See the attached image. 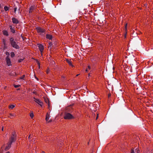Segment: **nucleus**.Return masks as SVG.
I'll list each match as a JSON object with an SVG mask.
<instances>
[{
    "instance_id": "1",
    "label": "nucleus",
    "mask_w": 153,
    "mask_h": 153,
    "mask_svg": "<svg viewBox=\"0 0 153 153\" xmlns=\"http://www.w3.org/2000/svg\"><path fill=\"white\" fill-rule=\"evenodd\" d=\"M10 40L11 45L12 47L16 49H18L19 48V45L17 44V43L16 42L13 38H10Z\"/></svg>"
},
{
    "instance_id": "2",
    "label": "nucleus",
    "mask_w": 153,
    "mask_h": 153,
    "mask_svg": "<svg viewBox=\"0 0 153 153\" xmlns=\"http://www.w3.org/2000/svg\"><path fill=\"white\" fill-rule=\"evenodd\" d=\"M74 117L72 114L69 113H66L64 116V118L65 119H71L74 118Z\"/></svg>"
},
{
    "instance_id": "3",
    "label": "nucleus",
    "mask_w": 153,
    "mask_h": 153,
    "mask_svg": "<svg viewBox=\"0 0 153 153\" xmlns=\"http://www.w3.org/2000/svg\"><path fill=\"white\" fill-rule=\"evenodd\" d=\"M34 101L39 104L41 106H42V102L41 101L39 100V99H36L35 98H34Z\"/></svg>"
},
{
    "instance_id": "4",
    "label": "nucleus",
    "mask_w": 153,
    "mask_h": 153,
    "mask_svg": "<svg viewBox=\"0 0 153 153\" xmlns=\"http://www.w3.org/2000/svg\"><path fill=\"white\" fill-rule=\"evenodd\" d=\"M6 60L7 65L9 66L11 65V62L10 58H6Z\"/></svg>"
},
{
    "instance_id": "5",
    "label": "nucleus",
    "mask_w": 153,
    "mask_h": 153,
    "mask_svg": "<svg viewBox=\"0 0 153 153\" xmlns=\"http://www.w3.org/2000/svg\"><path fill=\"white\" fill-rule=\"evenodd\" d=\"M36 29L37 32L40 33H44L45 31L44 30L40 27H37L36 28Z\"/></svg>"
},
{
    "instance_id": "6",
    "label": "nucleus",
    "mask_w": 153,
    "mask_h": 153,
    "mask_svg": "<svg viewBox=\"0 0 153 153\" xmlns=\"http://www.w3.org/2000/svg\"><path fill=\"white\" fill-rule=\"evenodd\" d=\"M12 21L13 23L14 24H17L19 22L18 20L14 17L12 18Z\"/></svg>"
},
{
    "instance_id": "7",
    "label": "nucleus",
    "mask_w": 153,
    "mask_h": 153,
    "mask_svg": "<svg viewBox=\"0 0 153 153\" xmlns=\"http://www.w3.org/2000/svg\"><path fill=\"white\" fill-rule=\"evenodd\" d=\"M50 118V115L48 113L47 114L46 116L45 120L47 122H51V120H49Z\"/></svg>"
},
{
    "instance_id": "8",
    "label": "nucleus",
    "mask_w": 153,
    "mask_h": 153,
    "mask_svg": "<svg viewBox=\"0 0 153 153\" xmlns=\"http://www.w3.org/2000/svg\"><path fill=\"white\" fill-rule=\"evenodd\" d=\"M11 144L10 143H7L5 148V150L7 151L11 147Z\"/></svg>"
},
{
    "instance_id": "9",
    "label": "nucleus",
    "mask_w": 153,
    "mask_h": 153,
    "mask_svg": "<svg viewBox=\"0 0 153 153\" xmlns=\"http://www.w3.org/2000/svg\"><path fill=\"white\" fill-rule=\"evenodd\" d=\"M38 47H39V50H40V52L42 53L44 50L43 46L41 44H39V45Z\"/></svg>"
},
{
    "instance_id": "10",
    "label": "nucleus",
    "mask_w": 153,
    "mask_h": 153,
    "mask_svg": "<svg viewBox=\"0 0 153 153\" xmlns=\"http://www.w3.org/2000/svg\"><path fill=\"white\" fill-rule=\"evenodd\" d=\"M35 7L33 6H32L30 7L29 9V13H31L35 9Z\"/></svg>"
},
{
    "instance_id": "11",
    "label": "nucleus",
    "mask_w": 153,
    "mask_h": 153,
    "mask_svg": "<svg viewBox=\"0 0 153 153\" xmlns=\"http://www.w3.org/2000/svg\"><path fill=\"white\" fill-rule=\"evenodd\" d=\"M66 61L68 63L70 66L73 67V66L72 64V62L71 60L67 59H66Z\"/></svg>"
},
{
    "instance_id": "12",
    "label": "nucleus",
    "mask_w": 153,
    "mask_h": 153,
    "mask_svg": "<svg viewBox=\"0 0 153 153\" xmlns=\"http://www.w3.org/2000/svg\"><path fill=\"white\" fill-rule=\"evenodd\" d=\"M10 29L11 30V31L13 33H15V30L14 29V27H13L12 25H10L9 26Z\"/></svg>"
},
{
    "instance_id": "13",
    "label": "nucleus",
    "mask_w": 153,
    "mask_h": 153,
    "mask_svg": "<svg viewBox=\"0 0 153 153\" xmlns=\"http://www.w3.org/2000/svg\"><path fill=\"white\" fill-rule=\"evenodd\" d=\"M3 34L6 36H8L9 35L8 32L6 30H3L2 31Z\"/></svg>"
},
{
    "instance_id": "14",
    "label": "nucleus",
    "mask_w": 153,
    "mask_h": 153,
    "mask_svg": "<svg viewBox=\"0 0 153 153\" xmlns=\"http://www.w3.org/2000/svg\"><path fill=\"white\" fill-rule=\"evenodd\" d=\"M14 140L15 138L14 136L12 137L10 139V142L9 143H11V144L12 143H13L14 141Z\"/></svg>"
},
{
    "instance_id": "15",
    "label": "nucleus",
    "mask_w": 153,
    "mask_h": 153,
    "mask_svg": "<svg viewBox=\"0 0 153 153\" xmlns=\"http://www.w3.org/2000/svg\"><path fill=\"white\" fill-rule=\"evenodd\" d=\"M52 35L50 34H47L46 35V38L50 40L51 39H52Z\"/></svg>"
},
{
    "instance_id": "16",
    "label": "nucleus",
    "mask_w": 153,
    "mask_h": 153,
    "mask_svg": "<svg viewBox=\"0 0 153 153\" xmlns=\"http://www.w3.org/2000/svg\"><path fill=\"white\" fill-rule=\"evenodd\" d=\"M6 55L7 56L6 58H10V53L8 52H6L5 53Z\"/></svg>"
},
{
    "instance_id": "17",
    "label": "nucleus",
    "mask_w": 153,
    "mask_h": 153,
    "mask_svg": "<svg viewBox=\"0 0 153 153\" xmlns=\"http://www.w3.org/2000/svg\"><path fill=\"white\" fill-rule=\"evenodd\" d=\"M11 56V57H14L15 56V54L13 52H11L10 53Z\"/></svg>"
},
{
    "instance_id": "18",
    "label": "nucleus",
    "mask_w": 153,
    "mask_h": 153,
    "mask_svg": "<svg viewBox=\"0 0 153 153\" xmlns=\"http://www.w3.org/2000/svg\"><path fill=\"white\" fill-rule=\"evenodd\" d=\"M91 69V67L90 66H88V68L85 70L86 72H88V71L89 70H90Z\"/></svg>"
},
{
    "instance_id": "19",
    "label": "nucleus",
    "mask_w": 153,
    "mask_h": 153,
    "mask_svg": "<svg viewBox=\"0 0 153 153\" xmlns=\"http://www.w3.org/2000/svg\"><path fill=\"white\" fill-rule=\"evenodd\" d=\"M15 107V105H10L9 106V107L10 108L13 109Z\"/></svg>"
},
{
    "instance_id": "20",
    "label": "nucleus",
    "mask_w": 153,
    "mask_h": 153,
    "mask_svg": "<svg viewBox=\"0 0 153 153\" xmlns=\"http://www.w3.org/2000/svg\"><path fill=\"white\" fill-rule=\"evenodd\" d=\"M14 115L12 114H9V117H10L11 118H13V117H14Z\"/></svg>"
},
{
    "instance_id": "21",
    "label": "nucleus",
    "mask_w": 153,
    "mask_h": 153,
    "mask_svg": "<svg viewBox=\"0 0 153 153\" xmlns=\"http://www.w3.org/2000/svg\"><path fill=\"white\" fill-rule=\"evenodd\" d=\"M30 116L31 118H33L34 117V114L33 113H31L30 114Z\"/></svg>"
},
{
    "instance_id": "22",
    "label": "nucleus",
    "mask_w": 153,
    "mask_h": 153,
    "mask_svg": "<svg viewBox=\"0 0 153 153\" xmlns=\"http://www.w3.org/2000/svg\"><path fill=\"white\" fill-rule=\"evenodd\" d=\"M3 44H4V46H5L6 45V40H5L4 39H3Z\"/></svg>"
},
{
    "instance_id": "23",
    "label": "nucleus",
    "mask_w": 153,
    "mask_h": 153,
    "mask_svg": "<svg viewBox=\"0 0 153 153\" xmlns=\"http://www.w3.org/2000/svg\"><path fill=\"white\" fill-rule=\"evenodd\" d=\"M4 9L5 11H7L9 10V8L7 6H5Z\"/></svg>"
},
{
    "instance_id": "24",
    "label": "nucleus",
    "mask_w": 153,
    "mask_h": 153,
    "mask_svg": "<svg viewBox=\"0 0 153 153\" xmlns=\"http://www.w3.org/2000/svg\"><path fill=\"white\" fill-rule=\"evenodd\" d=\"M14 87L15 88H17L18 87H19L20 86V85H14Z\"/></svg>"
},
{
    "instance_id": "25",
    "label": "nucleus",
    "mask_w": 153,
    "mask_h": 153,
    "mask_svg": "<svg viewBox=\"0 0 153 153\" xmlns=\"http://www.w3.org/2000/svg\"><path fill=\"white\" fill-rule=\"evenodd\" d=\"M136 151L137 153H140V151L138 148H137L136 149Z\"/></svg>"
},
{
    "instance_id": "26",
    "label": "nucleus",
    "mask_w": 153,
    "mask_h": 153,
    "mask_svg": "<svg viewBox=\"0 0 153 153\" xmlns=\"http://www.w3.org/2000/svg\"><path fill=\"white\" fill-rule=\"evenodd\" d=\"M23 59H19L18 61L19 62H22L23 60Z\"/></svg>"
},
{
    "instance_id": "27",
    "label": "nucleus",
    "mask_w": 153,
    "mask_h": 153,
    "mask_svg": "<svg viewBox=\"0 0 153 153\" xmlns=\"http://www.w3.org/2000/svg\"><path fill=\"white\" fill-rule=\"evenodd\" d=\"M25 75H23L22 76H21L20 78V79H23V78L25 77Z\"/></svg>"
},
{
    "instance_id": "28",
    "label": "nucleus",
    "mask_w": 153,
    "mask_h": 153,
    "mask_svg": "<svg viewBox=\"0 0 153 153\" xmlns=\"http://www.w3.org/2000/svg\"><path fill=\"white\" fill-rule=\"evenodd\" d=\"M16 10H17V7H15L14 8V11L15 13H16Z\"/></svg>"
},
{
    "instance_id": "29",
    "label": "nucleus",
    "mask_w": 153,
    "mask_h": 153,
    "mask_svg": "<svg viewBox=\"0 0 153 153\" xmlns=\"http://www.w3.org/2000/svg\"><path fill=\"white\" fill-rule=\"evenodd\" d=\"M131 153H134V151L133 149L131 150Z\"/></svg>"
},
{
    "instance_id": "30",
    "label": "nucleus",
    "mask_w": 153,
    "mask_h": 153,
    "mask_svg": "<svg viewBox=\"0 0 153 153\" xmlns=\"http://www.w3.org/2000/svg\"><path fill=\"white\" fill-rule=\"evenodd\" d=\"M127 24H126V25H125V29H126H126H127Z\"/></svg>"
},
{
    "instance_id": "31",
    "label": "nucleus",
    "mask_w": 153,
    "mask_h": 153,
    "mask_svg": "<svg viewBox=\"0 0 153 153\" xmlns=\"http://www.w3.org/2000/svg\"><path fill=\"white\" fill-rule=\"evenodd\" d=\"M4 145H3L1 147V149H3L4 147Z\"/></svg>"
},
{
    "instance_id": "32",
    "label": "nucleus",
    "mask_w": 153,
    "mask_h": 153,
    "mask_svg": "<svg viewBox=\"0 0 153 153\" xmlns=\"http://www.w3.org/2000/svg\"><path fill=\"white\" fill-rule=\"evenodd\" d=\"M90 73L88 74V76L89 77L90 76Z\"/></svg>"
},
{
    "instance_id": "33",
    "label": "nucleus",
    "mask_w": 153,
    "mask_h": 153,
    "mask_svg": "<svg viewBox=\"0 0 153 153\" xmlns=\"http://www.w3.org/2000/svg\"><path fill=\"white\" fill-rule=\"evenodd\" d=\"M1 130H2V131H3V130H4V128H3V127L2 128Z\"/></svg>"
},
{
    "instance_id": "34",
    "label": "nucleus",
    "mask_w": 153,
    "mask_h": 153,
    "mask_svg": "<svg viewBox=\"0 0 153 153\" xmlns=\"http://www.w3.org/2000/svg\"><path fill=\"white\" fill-rule=\"evenodd\" d=\"M111 94H108V97H110L111 96Z\"/></svg>"
},
{
    "instance_id": "35",
    "label": "nucleus",
    "mask_w": 153,
    "mask_h": 153,
    "mask_svg": "<svg viewBox=\"0 0 153 153\" xmlns=\"http://www.w3.org/2000/svg\"><path fill=\"white\" fill-rule=\"evenodd\" d=\"M72 106V105H71L70 106H69L68 107H71Z\"/></svg>"
},
{
    "instance_id": "36",
    "label": "nucleus",
    "mask_w": 153,
    "mask_h": 153,
    "mask_svg": "<svg viewBox=\"0 0 153 153\" xmlns=\"http://www.w3.org/2000/svg\"><path fill=\"white\" fill-rule=\"evenodd\" d=\"M30 135L28 137V138H30Z\"/></svg>"
},
{
    "instance_id": "37",
    "label": "nucleus",
    "mask_w": 153,
    "mask_h": 153,
    "mask_svg": "<svg viewBox=\"0 0 153 153\" xmlns=\"http://www.w3.org/2000/svg\"><path fill=\"white\" fill-rule=\"evenodd\" d=\"M6 153H10L9 152H6Z\"/></svg>"
},
{
    "instance_id": "38",
    "label": "nucleus",
    "mask_w": 153,
    "mask_h": 153,
    "mask_svg": "<svg viewBox=\"0 0 153 153\" xmlns=\"http://www.w3.org/2000/svg\"><path fill=\"white\" fill-rule=\"evenodd\" d=\"M79 74H78L76 75V76H78Z\"/></svg>"
},
{
    "instance_id": "39",
    "label": "nucleus",
    "mask_w": 153,
    "mask_h": 153,
    "mask_svg": "<svg viewBox=\"0 0 153 153\" xmlns=\"http://www.w3.org/2000/svg\"><path fill=\"white\" fill-rule=\"evenodd\" d=\"M42 153H45L43 151Z\"/></svg>"
},
{
    "instance_id": "40",
    "label": "nucleus",
    "mask_w": 153,
    "mask_h": 153,
    "mask_svg": "<svg viewBox=\"0 0 153 153\" xmlns=\"http://www.w3.org/2000/svg\"><path fill=\"white\" fill-rule=\"evenodd\" d=\"M98 118V116H97V118H96V119H97Z\"/></svg>"
},
{
    "instance_id": "41",
    "label": "nucleus",
    "mask_w": 153,
    "mask_h": 153,
    "mask_svg": "<svg viewBox=\"0 0 153 153\" xmlns=\"http://www.w3.org/2000/svg\"><path fill=\"white\" fill-rule=\"evenodd\" d=\"M36 78L37 79V80H38V79L37 78Z\"/></svg>"
}]
</instances>
